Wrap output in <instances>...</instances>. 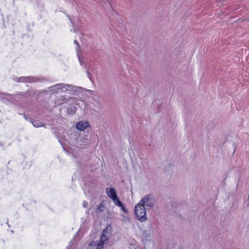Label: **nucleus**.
<instances>
[{
    "mask_svg": "<svg viewBox=\"0 0 249 249\" xmlns=\"http://www.w3.org/2000/svg\"><path fill=\"white\" fill-rule=\"evenodd\" d=\"M74 44H75L77 45V47L76 48V49H78V50H79L80 51H81V50H80V49H81V48H80V46H79V45L78 44V42H77L76 40H75L74 41Z\"/></svg>",
    "mask_w": 249,
    "mask_h": 249,
    "instance_id": "nucleus-17",
    "label": "nucleus"
},
{
    "mask_svg": "<svg viewBox=\"0 0 249 249\" xmlns=\"http://www.w3.org/2000/svg\"><path fill=\"white\" fill-rule=\"evenodd\" d=\"M112 201H113L114 204L117 206H121L122 205V202L120 200L119 197L118 196H116L115 197L112 199Z\"/></svg>",
    "mask_w": 249,
    "mask_h": 249,
    "instance_id": "nucleus-12",
    "label": "nucleus"
},
{
    "mask_svg": "<svg viewBox=\"0 0 249 249\" xmlns=\"http://www.w3.org/2000/svg\"><path fill=\"white\" fill-rule=\"evenodd\" d=\"M49 89L53 93L66 94L55 100L54 106H61L66 107L69 114H74L76 111L75 105H78L79 101H84L81 96L84 89L80 87L59 83L50 87Z\"/></svg>",
    "mask_w": 249,
    "mask_h": 249,
    "instance_id": "nucleus-1",
    "label": "nucleus"
},
{
    "mask_svg": "<svg viewBox=\"0 0 249 249\" xmlns=\"http://www.w3.org/2000/svg\"><path fill=\"white\" fill-rule=\"evenodd\" d=\"M88 205H89V203L87 201H86L85 200L83 201V203H82V206L84 208H87Z\"/></svg>",
    "mask_w": 249,
    "mask_h": 249,
    "instance_id": "nucleus-15",
    "label": "nucleus"
},
{
    "mask_svg": "<svg viewBox=\"0 0 249 249\" xmlns=\"http://www.w3.org/2000/svg\"><path fill=\"white\" fill-rule=\"evenodd\" d=\"M112 235V228L107 225L100 235V240L89 242L87 249H103L105 245L108 244Z\"/></svg>",
    "mask_w": 249,
    "mask_h": 249,
    "instance_id": "nucleus-2",
    "label": "nucleus"
},
{
    "mask_svg": "<svg viewBox=\"0 0 249 249\" xmlns=\"http://www.w3.org/2000/svg\"><path fill=\"white\" fill-rule=\"evenodd\" d=\"M58 142L63 147L68 145V142H67L65 135H59L58 136Z\"/></svg>",
    "mask_w": 249,
    "mask_h": 249,
    "instance_id": "nucleus-9",
    "label": "nucleus"
},
{
    "mask_svg": "<svg viewBox=\"0 0 249 249\" xmlns=\"http://www.w3.org/2000/svg\"><path fill=\"white\" fill-rule=\"evenodd\" d=\"M107 196L111 199L117 196L115 189L113 187H108L106 190Z\"/></svg>",
    "mask_w": 249,
    "mask_h": 249,
    "instance_id": "nucleus-7",
    "label": "nucleus"
},
{
    "mask_svg": "<svg viewBox=\"0 0 249 249\" xmlns=\"http://www.w3.org/2000/svg\"><path fill=\"white\" fill-rule=\"evenodd\" d=\"M247 206L248 207H249V198H248V201H247Z\"/></svg>",
    "mask_w": 249,
    "mask_h": 249,
    "instance_id": "nucleus-18",
    "label": "nucleus"
},
{
    "mask_svg": "<svg viewBox=\"0 0 249 249\" xmlns=\"http://www.w3.org/2000/svg\"><path fill=\"white\" fill-rule=\"evenodd\" d=\"M70 144L72 146V144L77 148H81V146L88 145L89 143V139L86 136H80L78 138L75 139V141L71 142Z\"/></svg>",
    "mask_w": 249,
    "mask_h": 249,
    "instance_id": "nucleus-5",
    "label": "nucleus"
},
{
    "mask_svg": "<svg viewBox=\"0 0 249 249\" xmlns=\"http://www.w3.org/2000/svg\"><path fill=\"white\" fill-rule=\"evenodd\" d=\"M89 126V124L87 121H80L76 124V128L80 131H83Z\"/></svg>",
    "mask_w": 249,
    "mask_h": 249,
    "instance_id": "nucleus-8",
    "label": "nucleus"
},
{
    "mask_svg": "<svg viewBox=\"0 0 249 249\" xmlns=\"http://www.w3.org/2000/svg\"><path fill=\"white\" fill-rule=\"evenodd\" d=\"M14 80L18 82H34L36 81V79L31 76H25L17 77Z\"/></svg>",
    "mask_w": 249,
    "mask_h": 249,
    "instance_id": "nucleus-6",
    "label": "nucleus"
},
{
    "mask_svg": "<svg viewBox=\"0 0 249 249\" xmlns=\"http://www.w3.org/2000/svg\"><path fill=\"white\" fill-rule=\"evenodd\" d=\"M146 210L144 206L140 205L139 203L135 206V217L141 222H145L147 220Z\"/></svg>",
    "mask_w": 249,
    "mask_h": 249,
    "instance_id": "nucleus-3",
    "label": "nucleus"
},
{
    "mask_svg": "<svg viewBox=\"0 0 249 249\" xmlns=\"http://www.w3.org/2000/svg\"><path fill=\"white\" fill-rule=\"evenodd\" d=\"M119 207H121V209L123 210V211L124 213H126L127 212V210L125 208L124 206V205L123 204V203L122 204V205L121 206H119Z\"/></svg>",
    "mask_w": 249,
    "mask_h": 249,
    "instance_id": "nucleus-16",
    "label": "nucleus"
},
{
    "mask_svg": "<svg viewBox=\"0 0 249 249\" xmlns=\"http://www.w3.org/2000/svg\"><path fill=\"white\" fill-rule=\"evenodd\" d=\"M81 222L83 224H88L89 222L88 219L87 218H82Z\"/></svg>",
    "mask_w": 249,
    "mask_h": 249,
    "instance_id": "nucleus-14",
    "label": "nucleus"
},
{
    "mask_svg": "<svg viewBox=\"0 0 249 249\" xmlns=\"http://www.w3.org/2000/svg\"><path fill=\"white\" fill-rule=\"evenodd\" d=\"M31 123L35 127H42L44 126V124L42 123L37 120L32 121Z\"/></svg>",
    "mask_w": 249,
    "mask_h": 249,
    "instance_id": "nucleus-10",
    "label": "nucleus"
},
{
    "mask_svg": "<svg viewBox=\"0 0 249 249\" xmlns=\"http://www.w3.org/2000/svg\"><path fill=\"white\" fill-rule=\"evenodd\" d=\"M156 203V200L151 194H148L142 197L139 202L140 205L144 206L146 209L153 208Z\"/></svg>",
    "mask_w": 249,
    "mask_h": 249,
    "instance_id": "nucleus-4",
    "label": "nucleus"
},
{
    "mask_svg": "<svg viewBox=\"0 0 249 249\" xmlns=\"http://www.w3.org/2000/svg\"><path fill=\"white\" fill-rule=\"evenodd\" d=\"M76 53H77V55L78 58L79 62L80 63V64L81 65H84V62L83 61L81 57V52L78 50V49H76Z\"/></svg>",
    "mask_w": 249,
    "mask_h": 249,
    "instance_id": "nucleus-11",
    "label": "nucleus"
},
{
    "mask_svg": "<svg viewBox=\"0 0 249 249\" xmlns=\"http://www.w3.org/2000/svg\"><path fill=\"white\" fill-rule=\"evenodd\" d=\"M106 209V207L104 206V205L101 203L99 205L98 207V211L100 212H104Z\"/></svg>",
    "mask_w": 249,
    "mask_h": 249,
    "instance_id": "nucleus-13",
    "label": "nucleus"
},
{
    "mask_svg": "<svg viewBox=\"0 0 249 249\" xmlns=\"http://www.w3.org/2000/svg\"><path fill=\"white\" fill-rule=\"evenodd\" d=\"M69 18L70 20L71 23H73V21H72V19L70 17H69Z\"/></svg>",
    "mask_w": 249,
    "mask_h": 249,
    "instance_id": "nucleus-19",
    "label": "nucleus"
}]
</instances>
